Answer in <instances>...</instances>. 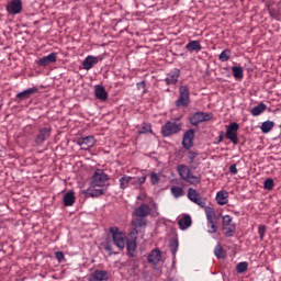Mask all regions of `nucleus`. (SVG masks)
I'll return each mask as SVG.
<instances>
[{
  "label": "nucleus",
  "mask_w": 281,
  "mask_h": 281,
  "mask_svg": "<svg viewBox=\"0 0 281 281\" xmlns=\"http://www.w3.org/2000/svg\"><path fill=\"white\" fill-rule=\"evenodd\" d=\"M188 199L195 205H199V207H202L205 212L206 216V225H207V233L209 234H216L218 232V226L216 225V211H214V207L206 206V200L205 198L201 196V193L196 191L195 189L189 188L188 190Z\"/></svg>",
  "instance_id": "nucleus-1"
},
{
  "label": "nucleus",
  "mask_w": 281,
  "mask_h": 281,
  "mask_svg": "<svg viewBox=\"0 0 281 281\" xmlns=\"http://www.w3.org/2000/svg\"><path fill=\"white\" fill-rule=\"evenodd\" d=\"M178 172L182 181H187V183L191 186H199V183H201V177L193 176L190 168L186 165H179Z\"/></svg>",
  "instance_id": "nucleus-2"
},
{
  "label": "nucleus",
  "mask_w": 281,
  "mask_h": 281,
  "mask_svg": "<svg viewBox=\"0 0 281 281\" xmlns=\"http://www.w3.org/2000/svg\"><path fill=\"white\" fill-rule=\"evenodd\" d=\"M177 122H179V119L167 121L165 125H162L161 127L162 137H171V135H177V133H181L182 124Z\"/></svg>",
  "instance_id": "nucleus-3"
},
{
  "label": "nucleus",
  "mask_w": 281,
  "mask_h": 281,
  "mask_svg": "<svg viewBox=\"0 0 281 281\" xmlns=\"http://www.w3.org/2000/svg\"><path fill=\"white\" fill-rule=\"evenodd\" d=\"M112 235V240L117 249H124L126 247V235L120 231L117 226H112L109 229Z\"/></svg>",
  "instance_id": "nucleus-4"
},
{
  "label": "nucleus",
  "mask_w": 281,
  "mask_h": 281,
  "mask_svg": "<svg viewBox=\"0 0 281 281\" xmlns=\"http://www.w3.org/2000/svg\"><path fill=\"white\" fill-rule=\"evenodd\" d=\"M90 183L100 188H109V175L102 169H97L92 175Z\"/></svg>",
  "instance_id": "nucleus-5"
},
{
  "label": "nucleus",
  "mask_w": 281,
  "mask_h": 281,
  "mask_svg": "<svg viewBox=\"0 0 281 281\" xmlns=\"http://www.w3.org/2000/svg\"><path fill=\"white\" fill-rule=\"evenodd\" d=\"M222 229L226 238H232L236 234V224H234V218L229 215H224L222 217Z\"/></svg>",
  "instance_id": "nucleus-6"
},
{
  "label": "nucleus",
  "mask_w": 281,
  "mask_h": 281,
  "mask_svg": "<svg viewBox=\"0 0 281 281\" xmlns=\"http://www.w3.org/2000/svg\"><path fill=\"white\" fill-rule=\"evenodd\" d=\"M175 105L178 108L190 106V88L188 86L179 87V98L175 102Z\"/></svg>",
  "instance_id": "nucleus-7"
},
{
  "label": "nucleus",
  "mask_w": 281,
  "mask_h": 281,
  "mask_svg": "<svg viewBox=\"0 0 281 281\" xmlns=\"http://www.w3.org/2000/svg\"><path fill=\"white\" fill-rule=\"evenodd\" d=\"M83 194L87 199H98V196L106 194V187H99L90 183L89 188L83 190Z\"/></svg>",
  "instance_id": "nucleus-8"
},
{
  "label": "nucleus",
  "mask_w": 281,
  "mask_h": 281,
  "mask_svg": "<svg viewBox=\"0 0 281 281\" xmlns=\"http://www.w3.org/2000/svg\"><path fill=\"white\" fill-rule=\"evenodd\" d=\"M240 125L233 122L229 125H226V139H229L235 146L238 145V130Z\"/></svg>",
  "instance_id": "nucleus-9"
},
{
  "label": "nucleus",
  "mask_w": 281,
  "mask_h": 281,
  "mask_svg": "<svg viewBox=\"0 0 281 281\" xmlns=\"http://www.w3.org/2000/svg\"><path fill=\"white\" fill-rule=\"evenodd\" d=\"M212 117H213V114L210 112H195L190 117V123L192 124V126H199L201 122H210Z\"/></svg>",
  "instance_id": "nucleus-10"
},
{
  "label": "nucleus",
  "mask_w": 281,
  "mask_h": 281,
  "mask_svg": "<svg viewBox=\"0 0 281 281\" xmlns=\"http://www.w3.org/2000/svg\"><path fill=\"white\" fill-rule=\"evenodd\" d=\"M95 137L93 135L81 136L77 139L78 146H80L81 150H91L93 146H95Z\"/></svg>",
  "instance_id": "nucleus-11"
},
{
  "label": "nucleus",
  "mask_w": 281,
  "mask_h": 281,
  "mask_svg": "<svg viewBox=\"0 0 281 281\" xmlns=\"http://www.w3.org/2000/svg\"><path fill=\"white\" fill-rule=\"evenodd\" d=\"M102 56L89 55L83 59L82 67L86 69V71H89L90 69H93L98 63H102Z\"/></svg>",
  "instance_id": "nucleus-12"
},
{
  "label": "nucleus",
  "mask_w": 281,
  "mask_h": 281,
  "mask_svg": "<svg viewBox=\"0 0 281 281\" xmlns=\"http://www.w3.org/2000/svg\"><path fill=\"white\" fill-rule=\"evenodd\" d=\"M48 137H52V128L42 127L40 128L38 134L35 137V144L41 146V144H45V142H47Z\"/></svg>",
  "instance_id": "nucleus-13"
},
{
  "label": "nucleus",
  "mask_w": 281,
  "mask_h": 281,
  "mask_svg": "<svg viewBox=\"0 0 281 281\" xmlns=\"http://www.w3.org/2000/svg\"><path fill=\"white\" fill-rule=\"evenodd\" d=\"M182 146L186 150H190L194 146V130H188L182 138Z\"/></svg>",
  "instance_id": "nucleus-14"
},
{
  "label": "nucleus",
  "mask_w": 281,
  "mask_h": 281,
  "mask_svg": "<svg viewBox=\"0 0 281 281\" xmlns=\"http://www.w3.org/2000/svg\"><path fill=\"white\" fill-rule=\"evenodd\" d=\"M22 10L23 2L21 0H11L7 5V12H9V14H21Z\"/></svg>",
  "instance_id": "nucleus-15"
},
{
  "label": "nucleus",
  "mask_w": 281,
  "mask_h": 281,
  "mask_svg": "<svg viewBox=\"0 0 281 281\" xmlns=\"http://www.w3.org/2000/svg\"><path fill=\"white\" fill-rule=\"evenodd\" d=\"M94 98H97V100H100V102H106V100H109V92H106L104 86H94Z\"/></svg>",
  "instance_id": "nucleus-16"
},
{
  "label": "nucleus",
  "mask_w": 281,
  "mask_h": 281,
  "mask_svg": "<svg viewBox=\"0 0 281 281\" xmlns=\"http://www.w3.org/2000/svg\"><path fill=\"white\" fill-rule=\"evenodd\" d=\"M134 215L136 218H146V216L150 215V206L146 203L140 204L135 209Z\"/></svg>",
  "instance_id": "nucleus-17"
},
{
  "label": "nucleus",
  "mask_w": 281,
  "mask_h": 281,
  "mask_svg": "<svg viewBox=\"0 0 281 281\" xmlns=\"http://www.w3.org/2000/svg\"><path fill=\"white\" fill-rule=\"evenodd\" d=\"M57 60V54L50 53L47 56H44L37 60L38 67H47V65H52L56 63Z\"/></svg>",
  "instance_id": "nucleus-18"
},
{
  "label": "nucleus",
  "mask_w": 281,
  "mask_h": 281,
  "mask_svg": "<svg viewBox=\"0 0 281 281\" xmlns=\"http://www.w3.org/2000/svg\"><path fill=\"white\" fill-rule=\"evenodd\" d=\"M179 76H181V70L175 68L167 74L165 81L167 85H177L179 82Z\"/></svg>",
  "instance_id": "nucleus-19"
},
{
  "label": "nucleus",
  "mask_w": 281,
  "mask_h": 281,
  "mask_svg": "<svg viewBox=\"0 0 281 281\" xmlns=\"http://www.w3.org/2000/svg\"><path fill=\"white\" fill-rule=\"evenodd\" d=\"M147 260L150 265H159V262H161V250H159V248L151 250Z\"/></svg>",
  "instance_id": "nucleus-20"
},
{
  "label": "nucleus",
  "mask_w": 281,
  "mask_h": 281,
  "mask_svg": "<svg viewBox=\"0 0 281 281\" xmlns=\"http://www.w3.org/2000/svg\"><path fill=\"white\" fill-rule=\"evenodd\" d=\"M217 205H227L229 203V193L225 190L218 191L215 196Z\"/></svg>",
  "instance_id": "nucleus-21"
},
{
  "label": "nucleus",
  "mask_w": 281,
  "mask_h": 281,
  "mask_svg": "<svg viewBox=\"0 0 281 281\" xmlns=\"http://www.w3.org/2000/svg\"><path fill=\"white\" fill-rule=\"evenodd\" d=\"M34 93H38V88L33 87V88H29L20 93L16 94L18 100H29V98H32V95H34Z\"/></svg>",
  "instance_id": "nucleus-22"
},
{
  "label": "nucleus",
  "mask_w": 281,
  "mask_h": 281,
  "mask_svg": "<svg viewBox=\"0 0 281 281\" xmlns=\"http://www.w3.org/2000/svg\"><path fill=\"white\" fill-rule=\"evenodd\" d=\"M178 225L180 229L184 232V229H188L192 226V217L188 214H184L182 217L178 220Z\"/></svg>",
  "instance_id": "nucleus-23"
},
{
  "label": "nucleus",
  "mask_w": 281,
  "mask_h": 281,
  "mask_svg": "<svg viewBox=\"0 0 281 281\" xmlns=\"http://www.w3.org/2000/svg\"><path fill=\"white\" fill-rule=\"evenodd\" d=\"M186 49L188 52H190L191 54L193 52H201L203 49V46H201V42L199 41H190L187 45H186Z\"/></svg>",
  "instance_id": "nucleus-24"
},
{
  "label": "nucleus",
  "mask_w": 281,
  "mask_h": 281,
  "mask_svg": "<svg viewBox=\"0 0 281 281\" xmlns=\"http://www.w3.org/2000/svg\"><path fill=\"white\" fill-rule=\"evenodd\" d=\"M109 280V271L95 270L92 273V281H104Z\"/></svg>",
  "instance_id": "nucleus-25"
},
{
  "label": "nucleus",
  "mask_w": 281,
  "mask_h": 281,
  "mask_svg": "<svg viewBox=\"0 0 281 281\" xmlns=\"http://www.w3.org/2000/svg\"><path fill=\"white\" fill-rule=\"evenodd\" d=\"M74 203H76V195L70 191L64 195V205L65 207H71Z\"/></svg>",
  "instance_id": "nucleus-26"
},
{
  "label": "nucleus",
  "mask_w": 281,
  "mask_h": 281,
  "mask_svg": "<svg viewBox=\"0 0 281 281\" xmlns=\"http://www.w3.org/2000/svg\"><path fill=\"white\" fill-rule=\"evenodd\" d=\"M232 72L235 80H243V78L245 77V70L240 66L232 67Z\"/></svg>",
  "instance_id": "nucleus-27"
},
{
  "label": "nucleus",
  "mask_w": 281,
  "mask_h": 281,
  "mask_svg": "<svg viewBox=\"0 0 281 281\" xmlns=\"http://www.w3.org/2000/svg\"><path fill=\"white\" fill-rule=\"evenodd\" d=\"M267 111V104L260 103L259 105L251 109L250 113L254 117H258V115L265 113Z\"/></svg>",
  "instance_id": "nucleus-28"
},
{
  "label": "nucleus",
  "mask_w": 281,
  "mask_h": 281,
  "mask_svg": "<svg viewBox=\"0 0 281 281\" xmlns=\"http://www.w3.org/2000/svg\"><path fill=\"white\" fill-rule=\"evenodd\" d=\"M119 181L121 190H126V188H128V183H133V177L123 176Z\"/></svg>",
  "instance_id": "nucleus-29"
},
{
  "label": "nucleus",
  "mask_w": 281,
  "mask_h": 281,
  "mask_svg": "<svg viewBox=\"0 0 281 281\" xmlns=\"http://www.w3.org/2000/svg\"><path fill=\"white\" fill-rule=\"evenodd\" d=\"M214 255L218 260H223L227 256V254L225 252V250L223 249V246H221V244H217L215 246Z\"/></svg>",
  "instance_id": "nucleus-30"
},
{
  "label": "nucleus",
  "mask_w": 281,
  "mask_h": 281,
  "mask_svg": "<svg viewBox=\"0 0 281 281\" xmlns=\"http://www.w3.org/2000/svg\"><path fill=\"white\" fill-rule=\"evenodd\" d=\"M232 58V50L231 49H224L220 55H218V60L221 63H227Z\"/></svg>",
  "instance_id": "nucleus-31"
},
{
  "label": "nucleus",
  "mask_w": 281,
  "mask_h": 281,
  "mask_svg": "<svg viewBox=\"0 0 281 281\" xmlns=\"http://www.w3.org/2000/svg\"><path fill=\"white\" fill-rule=\"evenodd\" d=\"M171 194L175 199H179L186 194V191H183V188L181 187H171Z\"/></svg>",
  "instance_id": "nucleus-32"
},
{
  "label": "nucleus",
  "mask_w": 281,
  "mask_h": 281,
  "mask_svg": "<svg viewBox=\"0 0 281 281\" xmlns=\"http://www.w3.org/2000/svg\"><path fill=\"white\" fill-rule=\"evenodd\" d=\"M274 126L273 121H266L261 124V131L263 133H271L272 128Z\"/></svg>",
  "instance_id": "nucleus-33"
},
{
  "label": "nucleus",
  "mask_w": 281,
  "mask_h": 281,
  "mask_svg": "<svg viewBox=\"0 0 281 281\" xmlns=\"http://www.w3.org/2000/svg\"><path fill=\"white\" fill-rule=\"evenodd\" d=\"M126 246L128 254L133 256V254H135V249H137V241H135V239L127 240Z\"/></svg>",
  "instance_id": "nucleus-34"
},
{
  "label": "nucleus",
  "mask_w": 281,
  "mask_h": 281,
  "mask_svg": "<svg viewBox=\"0 0 281 281\" xmlns=\"http://www.w3.org/2000/svg\"><path fill=\"white\" fill-rule=\"evenodd\" d=\"M249 269V263L247 261H241L236 266L237 273H245Z\"/></svg>",
  "instance_id": "nucleus-35"
},
{
  "label": "nucleus",
  "mask_w": 281,
  "mask_h": 281,
  "mask_svg": "<svg viewBox=\"0 0 281 281\" xmlns=\"http://www.w3.org/2000/svg\"><path fill=\"white\" fill-rule=\"evenodd\" d=\"M143 183H146V176L132 177V186H143Z\"/></svg>",
  "instance_id": "nucleus-36"
},
{
  "label": "nucleus",
  "mask_w": 281,
  "mask_h": 281,
  "mask_svg": "<svg viewBox=\"0 0 281 281\" xmlns=\"http://www.w3.org/2000/svg\"><path fill=\"white\" fill-rule=\"evenodd\" d=\"M170 251L173 256V258L177 256V251L179 250V240L177 239H173L171 243H170Z\"/></svg>",
  "instance_id": "nucleus-37"
},
{
  "label": "nucleus",
  "mask_w": 281,
  "mask_h": 281,
  "mask_svg": "<svg viewBox=\"0 0 281 281\" xmlns=\"http://www.w3.org/2000/svg\"><path fill=\"white\" fill-rule=\"evenodd\" d=\"M273 186H276V183L273 182V179H271V178H267L263 182L265 190H273Z\"/></svg>",
  "instance_id": "nucleus-38"
},
{
  "label": "nucleus",
  "mask_w": 281,
  "mask_h": 281,
  "mask_svg": "<svg viewBox=\"0 0 281 281\" xmlns=\"http://www.w3.org/2000/svg\"><path fill=\"white\" fill-rule=\"evenodd\" d=\"M134 227H146V221L144 217H137L136 220L133 221Z\"/></svg>",
  "instance_id": "nucleus-39"
},
{
  "label": "nucleus",
  "mask_w": 281,
  "mask_h": 281,
  "mask_svg": "<svg viewBox=\"0 0 281 281\" xmlns=\"http://www.w3.org/2000/svg\"><path fill=\"white\" fill-rule=\"evenodd\" d=\"M258 234H259L260 240H265V234H267V226L259 225Z\"/></svg>",
  "instance_id": "nucleus-40"
},
{
  "label": "nucleus",
  "mask_w": 281,
  "mask_h": 281,
  "mask_svg": "<svg viewBox=\"0 0 281 281\" xmlns=\"http://www.w3.org/2000/svg\"><path fill=\"white\" fill-rule=\"evenodd\" d=\"M139 133L140 134L153 133V126L150 124H144Z\"/></svg>",
  "instance_id": "nucleus-41"
},
{
  "label": "nucleus",
  "mask_w": 281,
  "mask_h": 281,
  "mask_svg": "<svg viewBox=\"0 0 281 281\" xmlns=\"http://www.w3.org/2000/svg\"><path fill=\"white\" fill-rule=\"evenodd\" d=\"M160 179H159V175L151 172L150 173V183L151 186H157V183H159Z\"/></svg>",
  "instance_id": "nucleus-42"
},
{
  "label": "nucleus",
  "mask_w": 281,
  "mask_h": 281,
  "mask_svg": "<svg viewBox=\"0 0 281 281\" xmlns=\"http://www.w3.org/2000/svg\"><path fill=\"white\" fill-rule=\"evenodd\" d=\"M196 157H199V153L193 150L189 151L188 154L189 164H194V159H196Z\"/></svg>",
  "instance_id": "nucleus-43"
},
{
  "label": "nucleus",
  "mask_w": 281,
  "mask_h": 281,
  "mask_svg": "<svg viewBox=\"0 0 281 281\" xmlns=\"http://www.w3.org/2000/svg\"><path fill=\"white\" fill-rule=\"evenodd\" d=\"M55 258L58 260V262H63V260H65V254H63V251H57L55 254Z\"/></svg>",
  "instance_id": "nucleus-44"
},
{
  "label": "nucleus",
  "mask_w": 281,
  "mask_h": 281,
  "mask_svg": "<svg viewBox=\"0 0 281 281\" xmlns=\"http://www.w3.org/2000/svg\"><path fill=\"white\" fill-rule=\"evenodd\" d=\"M150 205H151V207H153V214H151V216H158V215H159V212H157V210H158L157 203L151 202Z\"/></svg>",
  "instance_id": "nucleus-45"
},
{
  "label": "nucleus",
  "mask_w": 281,
  "mask_h": 281,
  "mask_svg": "<svg viewBox=\"0 0 281 281\" xmlns=\"http://www.w3.org/2000/svg\"><path fill=\"white\" fill-rule=\"evenodd\" d=\"M229 172L231 175H238V168L236 167V165H232L229 167Z\"/></svg>",
  "instance_id": "nucleus-46"
},
{
  "label": "nucleus",
  "mask_w": 281,
  "mask_h": 281,
  "mask_svg": "<svg viewBox=\"0 0 281 281\" xmlns=\"http://www.w3.org/2000/svg\"><path fill=\"white\" fill-rule=\"evenodd\" d=\"M224 139V133L223 131L218 132V137L215 144H221V142H223Z\"/></svg>",
  "instance_id": "nucleus-47"
},
{
  "label": "nucleus",
  "mask_w": 281,
  "mask_h": 281,
  "mask_svg": "<svg viewBox=\"0 0 281 281\" xmlns=\"http://www.w3.org/2000/svg\"><path fill=\"white\" fill-rule=\"evenodd\" d=\"M104 249H105V251H108L110 254V256H111V254H113V247H111L110 244H105Z\"/></svg>",
  "instance_id": "nucleus-48"
},
{
  "label": "nucleus",
  "mask_w": 281,
  "mask_h": 281,
  "mask_svg": "<svg viewBox=\"0 0 281 281\" xmlns=\"http://www.w3.org/2000/svg\"><path fill=\"white\" fill-rule=\"evenodd\" d=\"M137 89H146V81H140L136 83Z\"/></svg>",
  "instance_id": "nucleus-49"
}]
</instances>
